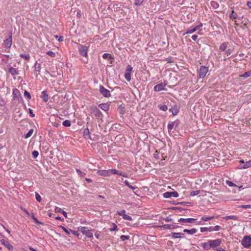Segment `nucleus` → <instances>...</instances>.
<instances>
[{
	"label": "nucleus",
	"instance_id": "f257e3e1",
	"mask_svg": "<svg viewBox=\"0 0 251 251\" xmlns=\"http://www.w3.org/2000/svg\"><path fill=\"white\" fill-rule=\"evenodd\" d=\"M221 218L227 220L228 219H237L238 217L234 215H231V216H226V217H221L219 215H214L213 216H204L202 217L201 220H212L213 219H218Z\"/></svg>",
	"mask_w": 251,
	"mask_h": 251
},
{
	"label": "nucleus",
	"instance_id": "f03ea898",
	"mask_svg": "<svg viewBox=\"0 0 251 251\" xmlns=\"http://www.w3.org/2000/svg\"><path fill=\"white\" fill-rule=\"evenodd\" d=\"M78 230L82 232L84 235L90 238L92 237L93 233L87 227L79 226L78 227Z\"/></svg>",
	"mask_w": 251,
	"mask_h": 251
},
{
	"label": "nucleus",
	"instance_id": "7ed1b4c3",
	"mask_svg": "<svg viewBox=\"0 0 251 251\" xmlns=\"http://www.w3.org/2000/svg\"><path fill=\"white\" fill-rule=\"evenodd\" d=\"M132 70V67L130 65H128L126 70L125 77L127 81L131 80V72Z\"/></svg>",
	"mask_w": 251,
	"mask_h": 251
},
{
	"label": "nucleus",
	"instance_id": "20e7f679",
	"mask_svg": "<svg viewBox=\"0 0 251 251\" xmlns=\"http://www.w3.org/2000/svg\"><path fill=\"white\" fill-rule=\"evenodd\" d=\"M100 92L104 97L108 98L110 96V91L108 89H105L102 85H100Z\"/></svg>",
	"mask_w": 251,
	"mask_h": 251
},
{
	"label": "nucleus",
	"instance_id": "39448f33",
	"mask_svg": "<svg viewBox=\"0 0 251 251\" xmlns=\"http://www.w3.org/2000/svg\"><path fill=\"white\" fill-rule=\"evenodd\" d=\"M242 245L246 248L251 246V238L248 236L245 237L242 241Z\"/></svg>",
	"mask_w": 251,
	"mask_h": 251
},
{
	"label": "nucleus",
	"instance_id": "423d86ee",
	"mask_svg": "<svg viewBox=\"0 0 251 251\" xmlns=\"http://www.w3.org/2000/svg\"><path fill=\"white\" fill-rule=\"evenodd\" d=\"M78 49L79 53L82 56L85 57L87 56V47L80 45L79 46Z\"/></svg>",
	"mask_w": 251,
	"mask_h": 251
},
{
	"label": "nucleus",
	"instance_id": "0eeeda50",
	"mask_svg": "<svg viewBox=\"0 0 251 251\" xmlns=\"http://www.w3.org/2000/svg\"><path fill=\"white\" fill-rule=\"evenodd\" d=\"M208 69L207 67L202 66L200 67L199 71V76L200 78L204 77L207 73L208 72Z\"/></svg>",
	"mask_w": 251,
	"mask_h": 251
},
{
	"label": "nucleus",
	"instance_id": "6e6552de",
	"mask_svg": "<svg viewBox=\"0 0 251 251\" xmlns=\"http://www.w3.org/2000/svg\"><path fill=\"white\" fill-rule=\"evenodd\" d=\"M167 83L165 82L161 83L156 85L154 87V90L156 92H159L164 90L165 87L167 85Z\"/></svg>",
	"mask_w": 251,
	"mask_h": 251
},
{
	"label": "nucleus",
	"instance_id": "1a4fd4ad",
	"mask_svg": "<svg viewBox=\"0 0 251 251\" xmlns=\"http://www.w3.org/2000/svg\"><path fill=\"white\" fill-rule=\"evenodd\" d=\"M112 169L108 170H100L97 172V174L101 176H109L112 174Z\"/></svg>",
	"mask_w": 251,
	"mask_h": 251
},
{
	"label": "nucleus",
	"instance_id": "9d476101",
	"mask_svg": "<svg viewBox=\"0 0 251 251\" xmlns=\"http://www.w3.org/2000/svg\"><path fill=\"white\" fill-rule=\"evenodd\" d=\"M208 243L210 244L211 248H215L219 246L221 243V239H216L214 240H209Z\"/></svg>",
	"mask_w": 251,
	"mask_h": 251
},
{
	"label": "nucleus",
	"instance_id": "9b49d317",
	"mask_svg": "<svg viewBox=\"0 0 251 251\" xmlns=\"http://www.w3.org/2000/svg\"><path fill=\"white\" fill-rule=\"evenodd\" d=\"M164 197L166 198H169L171 197L176 198L178 196V194L177 192H167L163 194Z\"/></svg>",
	"mask_w": 251,
	"mask_h": 251
},
{
	"label": "nucleus",
	"instance_id": "f8f14e48",
	"mask_svg": "<svg viewBox=\"0 0 251 251\" xmlns=\"http://www.w3.org/2000/svg\"><path fill=\"white\" fill-rule=\"evenodd\" d=\"M13 95L14 100H19L20 99V98L21 99L20 91L17 89H14L13 90Z\"/></svg>",
	"mask_w": 251,
	"mask_h": 251
},
{
	"label": "nucleus",
	"instance_id": "ddd939ff",
	"mask_svg": "<svg viewBox=\"0 0 251 251\" xmlns=\"http://www.w3.org/2000/svg\"><path fill=\"white\" fill-rule=\"evenodd\" d=\"M1 243L5 246L9 251H12L13 249V247L7 241L4 239L1 240Z\"/></svg>",
	"mask_w": 251,
	"mask_h": 251
},
{
	"label": "nucleus",
	"instance_id": "4468645a",
	"mask_svg": "<svg viewBox=\"0 0 251 251\" xmlns=\"http://www.w3.org/2000/svg\"><path fill=\"white\" fill-rule=\"evenodd\" d=\"M4 44L5 45V47L7 48H10L12 45V36L11 35L4 40Z\"/></svg>",
	"mask_w": 251,
	"mask_h": 251
},
{
	"label": "nucleus",
	"instance_id": "2eb2a0df",
	"mask_svg": "<svg viewBox=\"0 0 251 251\" xmlns=\"http://www.w3.org/2000/svg\"><path fill=\"white\" fill-rule=\"evenodd\" d=\"M112 174H116L120 176H122L125 177H127V175L126 173L119 172L116 169H112Z\"/></svg>",
	"mask_w": 251,
	"mask_h": 251
},
{
	"label": "nucleus",
	"instance_id": "dca6fc26",
	"mask_svg": "<svg viewBox=\"0 0 251 251\" xmlns=\"http://www.w3.org/2000/svg\"><path fill=\"white\" fill-rule=\"evenodd\" d=\"M112 174H116L120 176H122L125 177H127V175L126 173L119 172L116 169H112Z\"/></svg>",
	"mask_w": 251,
	"mask_h": 251
},
{
	"label": "nucleus",
	"instance_id": "f3484780",
	"mask_svg": "<svg viewBox=\"0 0 251 251\" xmlns=\"http://www.w3.org/2000/svg\"><path fill=\"white\" fill-rule=\"evenodd\" d=\"M157 227H163L165 229H173L176 228L175 225L173 224H165L162 226H157Z\"/></svg>",
	"mask_w": 251,
	"mask_h": 251
},
{
	"label": "nucleus",
	"instance_id": "a211bd4d",
	"mask_svg": "<svg viewBox=\"0 0 251 251\" xmlns=\"http://www.w3.org/2000/svg\"><path fill=\"white\" fill-rule=\"evenodd\" d=\"M201 247H202L205 250H209L210 247V244L209 243H202L201 244Z\"/></svg>",
	"mask_w": 251,
	"mask_h": 251
},
{
	"label": "nucleus",
	"instance_id": "6ab92c4d",
	"mask_svg": "<svg viewBox=\"0 0 251 251\" xmlns=\"http://www.w3.org/2000/svg\"><path fill=\"white\" fill-rule=\"evenodd\" d=\"M9 72L12 75H18V72L16 68H14L13 67H11L9 69Z\"/></svg>",
	"mask_w": 251,
	"mask_h": 251
},
{
	"label": "nucleus",
	"instance_id": "aec40b11",
	"mask_svg": "<svg viewBox=\"0 0 251 251\" xmlns=\"http://www.w3.org/2000/svg\"><path fill=\"white\" fill-rule=\"evenodd\" d=\"M99 107L105 111L109 109V105L107 103H101L99 105Z\"/></svg>",
	"mask_w": 251,
	"mask_h": 251
},
{
	"label": "nucleus",
	"instance_id": "412c9836",
	"mask_svg": "<svg viewBox=\"0 0 251 251\" xmlns=\"http://www.w3.org/2000/svg\"><path fill=\"white\" fill-rule=\"evenodd\" d=\"M228 43L225 42L222 44L220 46V50L221 51H225L227 47Z\"/></svg>",
	"mask_w": 251,
	"mask_h": 251
},
{
	"label": "nucleus",
	"instance_id": "4be33fe9",
	"mask_svg": "<svg viewBox=\"0 0 251 251\" xmlns=\"http://www.w3.org/2000/svg\"><path fill=\"white\" fill-rule=\"evenodd\" d=\"M183 231L185 232H187L190 234H193L196 232L197 229L195 228H192L191 229H184Z\"/></svg>",
	"mask_w": 251,
	"mask_h": 251
},
{
	"label": "nucleus",
	"instance_id": "5701e85b",
	"mask_svg": "<svg viewBox=\"0 0 251 251\" xmlns=\"http://www.w3.org/2000/svg\"><path fill=\"white\" fill-rule=\"evenodd\" d=\"M41 98L45 102H47L48 100V95L47 94L45 91L42 92Z\"/></svg>",
	"mask_w": 251,
	"mask_h": 251
},
{
	"label": "nucleus",
	"instance_id": "b1692460",
	"mask_svg": "<svg viewBox=\"0 0 251 251\" xmlns=\"http://www.w3.org/2000/svg\"><path fill=\"white\" fill-rule=\"evenodd\" d=\"M211 6L214 8V9H217L219 7V4L215 1H211L210 2Z\"/></svg>",
	"mask_w": 251,
	"mask_h": 251
},
{
	"label": "nucleus",
	"instance_id": "393cba45",
	"mask_svg": "<svg viewBox=\"0 0 251 251\" xmlns=\"http://www.w3.org/2000/svg\"><path fill=\"white\" fill-rule=\"evenodd\" d=\"M251 167V160L247 161L245 163V164L241 168L243 169L248 168Z\"/></svg>",
	"mask_w": 251,
	"mask_h": 251
},
{
	"label": "nucleus",
	"instance_id": "a878e982",
	"mask_svg": "<svg viewBox=\"0 0 251 251\" xmlns=\"http://www.w3.org/2000/svg\"><path fill=\"white\" fill-rule=\"evenodd\" d=\"M34 67H35V69L36 71L40 72L41 68L40 64H39L36 62L35 63Z\"/></svg>",
	"mask_w": 251,
	"mask_h": 251
},
{
	"label": "nucleus",
	"instance_id": "bb28decb",
	"mask_svg": "<svg viewBox=\"0 0 251 251\" xmlns=\"http://www.w3.org/2000/svg\"><path fill=\"white\" fill-rule=\"evenodd\" d=\"M209 229H210V231H218L220 229V226H210V227H209Z\"/></svg>",
	"mask_w": 251,
	"mask_h": 251
},
{
	"label": "nucleus",
	"instance_id": "cd10ccee",
	"mask_svg": "<svg viewBox=\"0 0 251 251\" xmlns=\"http://www.w3.org/2000/svg\"><path fill=\"white\" fill-rule=\"evenodd\" d=\"M20 57L24 58L27 61H28L30 59V56L28 54H20Z\"/></svg>",
	"mask_w": 251,
	"mask_h": 251
},
{
	"label": "nucleus",
	"instance_id": "c85d7f7f",
	"mask_svg": "<svg viewBox=\"0 0 251 251\" xmlns=\"http://www.w3.org/2000/svg\"><path fill=\"white\" fill-rule=\"evenodd\" d=\"M63 125L66 127L71 126V122L69 120H66L63 122Z\"/></svg>",
	"mask_w": 251,
	"mask_h": 251
},
{
	"label": "nucleus",
	"instance_id": "c756f323",
	"mask_svg": "<svg viewBox=\"0 0 251 251\" xmlns=\"http://www.w3.org/2000/svg\"><path fill=\"white\" fill-rule=\"evenodd\" d=\"M94 113L95 116L98 118H100L101 115V112L99 109H97L96 111H95V112Z\"/></svg>",
	"mask_w": 251,
	"mask_h": 251
},
{
	"label": "nucleus",
	"instance_id": "7c9ffc66",
	"mask_svg": "<svg viewBox=\"0 0 251 251\" xmlns=\"http://www.w3.org/2000/svg\"><path fill=\"white\" fill-rule=\"evenodd\" d=\"M174 123L171 122L168 124V128L169 131H170L174 127Z\"/></svg>",
	"mask_w": 251,
	"mask_h": 251
},
{
	"label": "nucleus",
	"instance_id": "2f4dec72",
	"mask_svg": "<svg viewBox=\"0 0 251 251\" xmlns=\"http://www.w3.org/2000/svg\"><path fill=\"white\" fill-rule=\"evenodd\" d=\"M144 1V0H135L134 4L137 6L141 5L143 3Z\"/></svg>",
	"mask_w": 251,
	"mask_h": 251
},
{
	"label": "nucleus",
	"instance_id": "473e14b6",
	"mask_svg": "<svg viewBox=\"0 0 251 251\" xmlns=\"http://www.w3.org/2000/svg\"><path fill=\"white\" fill-rule=\"evenodd\" d=\"M102 57L103 58L107 59H110L112 58V56H111V54H110L109 53L103 54Z\"/></svg>",
	"mask_w": 251,
	"mask_h": 251
},
{
	"label": "nucleus",
	"instance_id": "72a5a7b5",
	"mask_svg": "<svg viewBox=\"0 0 251 251\" xmlns=\"http://www.w3.org/2000/svg\"><path fill=\"white\" fill-rule=\"evenodd\" d=\"M33 132V129H30L29 130V131L28 132V133L25 135V138H27L30 137L32 135Z\"/></svg>",
	"mask_w": 251,
	"mask_h": 251
},
{
	"label": "nucleus",
	"instance_id": "f704fd0d",
	"mask_svg": "<svg viewBox=\"0 0 251 251\" xmlns=\"http://www.w3.org/2000/svg\"><path fill=\"white\" fill-rule=\"evenodd\" d=\"M183 235V234L181 233H174L173 234V237L177 238H180L181 237V236Z\"/></svg>",
	"mask_w": 251,
	"mask_h": 251
},
{
	"label": "nucleus",
	"instance_id": "c9c22d12",
	"mask_svg": "<svg viewBox=\"0 0 251 251\" xmlns=\"http://www.w3.org/2000/svg\"><path fill=\"white\" fill-rule=\"evenodd\" d=\"M35 225H33L34 226H36L38 228H40V227L37 226V225H43L44 223L40 222V221H34Z\"/></svg>",
	"mask_w": 251,
	"mask_h": 251
},
{
	"label": "nucleus",
	"instance_id": "e433bc0d",
	"mask_svg": "<svg viewBox=\"0 0 251 251\" xmlns=\"http://www.w3.org/2000/svg\"><path fill=\"white\" fill-rule=\"evenodd\" d=\"M250 75H251L250 72H245L243 75H242L241 76L243 77L244 78H247L250 76Z\"/></svg>",
	"mask_w": 251,
	"mask_h": 251
},
{
	"label": "nucleus",
	"instance_id": "4c0bfd02",
	"mask_svg": "<svg viewBox=\"0 0 251 251\" xmlns=\"http://www.w3.org/2000/svg\"><path fill=\"white\" fill-rule=\"evenodd\" d=\"M200 193V191L199 190L197 191H194L191 192L190 196H194L198 194H199Z\"/></svg>",
	"mask_w": 251,
	"mask_h": 251
},
{
	"label": "nucleus",
	"instance_id": "58836bf2",
	"mask_svg": "<svg viewBox=\"0 0 251 251\" xmlns=\"http://www.w3.org/2000/svg\"><path fill=\"white\" fill-rule=\"evenodd\" d=\"M35 197H36V200L38 201H39V202L41 201V197L40 196V195L38 193H37V192L35 193Z\"/></svg>",
	"mask_w": 251,
	"mask_h": 251
},
{
	"label": "nucleus",
	"instance_id": "ea45409f",
	"mask_svg": "<svg viewBox=\"0 0 251 251\" xmlns=\"http://www.w3.org/2000/svg\"><path fill=\"white\" fill-rule=\"evenodd\" d=\"M32 157L34 158H36L38 155H39V152L36 151H34L33 152H32Z\"/></svg>",
	"mask_w": 251,
	"mask_h": 251
},
{
	"label": "nucleus",
	"instance_id": "a19ab883",
	"mask_svg": "<svg viewBox=\"0 0 251 251\" xmlns=\"http://www.w3.org/2000/svg\"><path fill=\"white\" fill-rule=\"evenodd\" d=\"M125 184L126 186H127L129 188H130L132 189V190H134V189H135V187H133L132 186L130 185L129 184V183L128 181H127V180H126V181H125Z\"/></svg>",
	"mask_w": 251,
	"mask_h": 251
},
{
	"label": "nucleus",
	"instance_id": "79ce46f5",
	"mask_svg": "<svg viewBox=\"0 0 251 251\" xmlns=\"http://www.w3.org/2000/svg\"><path fill=\"white\" fill-rule=\"evenodd\" d=\"M24 95H25V96L27 97V98L29 100L31 99V98L30 94L27 91H25Z\"/></svg>",
	"mask_w": 251,
	"mask_h": 251
},
{
	"label": "nucleus",
	"instance_id": "37998d69",
	"mask_svg": "<svg viewBox=\"0 0 251 251\" xmlns=\"http://www.w3.org/2000/svg\"><path fill=\"white\" fill-rule=\"evenodd\" d=\"M120 238L122 241H124L125 240L129 239V236L126 235H122Z\"/></svg>",
	"mask_w": 251,
	"mask_h": 251
},
{
	"label": "nucleus",
	"instance_id": "c03bdc74",
	"mask_svg": "<svg viewBox=\"0 0 251 251\" xmlns=\"http://www.w3.org/2000/svg\"><path fill=\"white\" fill-rule=\"evenodd\" d=\"M47 54L48 55H49V56H51V57H54V56H55V53H54V52H53V51H48V52H47Z\"/></svg>",
	"mask_w": 251,
	"mask_h": 251
},
{
	"label": "nucleus",
	"instance_id": "a18cd8bd",
	"mask_svg": "<svg viewBox=\"0 0 251 251\" xmlns=\"http://www.w3.org/2000/svg\"><path fill=\"white\" fill-rule=\"evenodd\" d=\"M225 54L227 57L229 56L231 53V50L230 49H228L227 50H225Z\"/></svg>",
	"mask_w": 251,
	"mask_h": 251
},
{
	"label": "nucleus",
	"instance_id": "49530a36",
	"mask_svg": "<svg viewBox=\"0 0 251 251\" xmlns=\"http://www.w3.org/2000/svg\"><path fill=\"white\" fill-rule=\"evenodd\" d=\"M123 218L126 220H132L129 216L126 215L125 213L123 215Z\"/></svg>",
	"mask_w": 251,
	"mask_h": 251
},
{
	"label": "nucleus",
	"instance_id": "de8ad7c7",
	"mask_svg": "<svg viewBox=\"0 0 251 251\" xmlns=\"http://www.w3.org/2000/svg\"><path fill=\"white\" fill-rule=\"evenodd\" d=\"M76 172H77L78 175L81 176H84L86 175L85 173L82 172V171H81L80 170H79L78 169H76Z\"/></svg>",
	"mask_w": 251,
	"mask_h": 251
},
{
	"label": "nucleus",
	"instance_id": "09e8293b",
	"mask_svg": "<svg viewBox=\"0 0 251 251\" xmlns=\"http://www.w3.org/2000/svg\"><path fill=\"white\" fill-rule=\"evenodd\" d=\"M230 17L232 19H235L236 18V14L234 13V11H232V13L230 14Z\"/></svg>",
	"mask_w": 251,
	"mask_h": 251
},
{
	"label": "nucleus",
	"instance_id": "8fccbe9b",
	"mask_svg": "<svg viewBox=\"0 0 251 251\" xmlns=\"http://www.w3.org/2000/svg\"><path fill=\"white\" fill-rule=\"evenodd\" d=\"M206 231H209L210 229H209V227H201V232H204Z\"/></svg>",
	"mask_w": 251,
	"mask_h": 251
},
{
	"label": "nucleus",
	"instance_id": "3c124183",
	"mask_svg": "<svg viewBox=\"0 0 251 251\" xmlns=\"http://www.w3.org/2000/svg\"><path fill=\"white\" fill-rule=\"evenodd\" d=\"M226 184L229 186H236V185L234 183L230 181H227Z\"/></svg>",
	"mask_w": 251,
	"mask_h": 251
},
{
	"label": "nucleus",
	"instance_id": "603ef678",
	"mask_svg": "<svg viewBox=\"0 0 251 251\" xmlns=\"http://www.w3.org/2000/svg\"><path fill=\"white\" fill-rule=\"evenodd\" d=\"M91 109L94 113L95 111H96L98 108L96 106L93 105L91 107Z\"/></svg>",
	"mask_w": 251,
	"mask_h": 251
},
{
	"label": "nucleus",
	"instance_id": "864d4df0",
	"mask_svg": "<svg viewBox=\"0 0 251 251\" xmlns=\"http://www.w3.org/2000/svg\"><path fill=\"white\" fill-rule=\"evenodd\" d=\"M202 26V24L197 25L195 27V28L196 29V30H199V31L201 30Z\"/></svg>",
	"mask_w": 251,
	"mask_h": 251
},
{
	"label": "nucleus",
	"instance_id": "5fc2aeb1",
	"mask_svg": "<svg viewBox=\"0 0 251 251\" xmlns=\"http://www.w3.org/2000/svg\"><path fill=\"white\" fill-rule=\"evenodd\" d=\"M196 31H197V30L195 27V28L191 29L188 30V31H187L186 33H190L191 34V33L194 32Z\"/></svg>",
	"mask_w": 251,
	"mask_h": 251
},
{
	"label": "nucleus",
	"instance_id": "6e6d98bb",
	"mask_svg": "<svg viewBox=\"0 0 251 251\" xmlns=\"http://www.w3.org/2000/svg\"><path fill=\"white\" fill-rule=\"evenodd\" d=\"M62 210L59 207H56L55 208V212H62Z\"/></svg>",
	"mask_w": 251,
	"mask_h": 251
},
{
	"label": "nucleus",
	"instance_id": "4d7b16f0",
	"mask_svg": "<svg viewBox=\"0 0 251 251\" xmlns=\"http://www.w3.org/2000/svg\"><path fill=\"white\" fill-rule=\"evenodd\" d=\"M117 213H118V215H122L123 216V215L125 213V210H122L120 212L118 211Z\"/></svg>",
	"mask_w": 251,
	"mask_h": 251
},
{
	"label": "nucleus",
	"instance_id": "13d9d810",
	"mask_svg": "<svg viewBox=\"0 0 251 251\" xmlns=\"http://www.w3.org/2000/svg\"><path fill=\"white\" fill-rule=\"evenodd\" d=\"M117 226L114 224V227L110 228V231H115L117 229Z\"/></svg>",
	"mask_w": 251,
	"mask_h": 251
},
{
	"label": "nucleus",
	"instance_id": "bf43d9fd",
	"mask_svg": "<svg viewBox=\"0 0 251 251\" xmlns=\"http://www.w3.org/2000/svg\"><path fill=\"white\" fill-rule=\"evenodd\" d=\"M241 207L242 208H251V205H244L241 206Z\"/></svg>",
	"mask_w": 251,
	"mask_h": 251
},
{
	"label": "nucleus",
	"instance_id": "052dcab7",
	"mask_svg": "<svg viewBox=\"0 0 251 251\" xmlns=\"http://www.w3.org/2000/svg\"><path fill=\"white\" fill-rule=\"evenodd\" d=\"M71 231L72 232V233L76 236H78L79 234L78 233L77 231H73L72 230H71Z\"/></svg>",
	"mask_w": 251,
	"mask_h": 251
},
{
	"label": "nucleus",
	"instance_id": "680f3d73",
	"mask_svg": "<svg viewBox=\"0 0 251 251\" xmlns=\"http://www.w3.org/2000/svg\"><path fill=\"white\" fill-rule=\"evenodd\" d=\"M198 38V36L196 35H194L192 36V39L194 41H196Z\"/></svg>",
	"mask_w": 251,
	"mask_h": 251
},
{
	"label": "nucleus",
	"instance_id": "e2e57ef3",
	"mask_svg": "<svg viewBox=\"0 0 251 251\" xmlns=\"http://www.w3.org/2000/svg\"><path fill=\"white\" fill-rule=\"evenodd\" d=\"M62 229H63V230L68 234V235H69L70 234V232H69V231L66 229L64 227L62 226Z\"/></svg>",
	"mask_w": 251,
	"mask_h": 251
},
{
	"label": "nucleus",
	"instance_id": "0e129e2a",
	"mask_svg": "<svg viewBox=\"0 0 251 251\" xmlns=\"http://www.w3.org/2000/svg\"><path fill=\"white\" fill-rule=\"evenodd\" d=\"M29 111L30 114H31V116L32 117H34L35 115L34 114H33V113L32 112V110L29 108Z\"/></svg>",
	"mask_w": 251,
	"mask_h": 251
},
{
	"label": "nucleus",
	"instance_id": "69168bd1",
	"mask_svg": "<svg viewBox=\"0 0 251 251\" xmlns=\"http://www.w3.org/2000/svg\"><path fill=\"white\" fill-rule=\"evenodd\" d=\"M161 109L163 110V111H166L167 110V106H166V105H164V106H163L161 108Z\"/></svg>",
	"mask_w": 251,
	"mask_h": 251
},
{
	"label": "nucleus",
	"instance_id": "338daca9",
	"mask_svg": "<svg viewBox=\"0 0 251 251\" xmlns=\"http://www.w3.org/2000/svg\"><path fill=\"white\" fill-rule=\"evenodd\" d=\"M62 213L63 215L64 216V217L66 218H67V213L65 211H62Z\"/></svg>",
	"mask_w": 251,
	"mask_h": 251
},
{
	"label": "nucleus",
	"instance_id": "774afa93",
	"mask_svg": "<svg viewBox=\"0 0 251 251\" xmlns=\"http://www.w3.org/2000/svg\"><path fill=\"white\" fill-rule=\"evenodd\" d=\"M247 5L249 8H251V1H248L247 3Z\"/></svg>",
	"mask_w": 251,
	"mask_h": 251
}]
</instances>
